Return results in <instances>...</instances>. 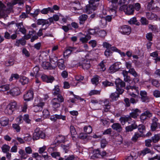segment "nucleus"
Here are the masks:
<instances>
[{"label": "nucleus", "instance_id": "obj_1", "mask_svg": "<svg viewBox=\"0 0 160 160\" xmlns=\"http://www.w3.org/2000/svg\"><path fill=\"white\" fill-rule=\"evenodd\" d=\"M17 107L16 102L15 101H12L6 106L4 110L6 114L11 115L17 109Z\"/></svg>", "mask_w": 160, "mask_h": 160}, {"label": "nucleus", "instance_id": "obj_2", "mask_svg": "<svg viewBox=\"0 0 160 160\" xmlns=\"http://www.w3.org/2000/svg\"><path fill=\"white\" fill-rule=\"evenodd\" d=\"M115 83L116 85L117 91L119 94H122L124 91L122 88L125 87V83L119 78H118L116 80Z\"/></svg>", "mask_w": 160, "mask_h": 160}, {"label": "nucleus", "instance_id": "obj_3", "mask_svg": "<svg viewBox=\"0 0 160 160\" xmlns=\"http://www.w3.org/2000/svg\"><path fill=\"white\" fill-rule=\"evenodd\" d=\"M64 99L62 96H59L58 98H53L51 101L52 107L56 109L60 106V103L64 101Z\"/></svg>", "mask_w": 160, "mask_h": 160}, {"label": "nucleus", "instance_id": "obj_4", "mask_svg": "<svg viewBox=\"0 0 160 160\" xmlns=\"http://www.w3.org/2000/svg\"><path fill=\"white\" fill-rule=\"evenodd\" d=\"M45 137V133L40 130V128H37L35 130L32 137L33 140H37L39 138H44Z\"/></svg>", "mask_w": 160, "mask_h": 160}, {"label": "nucleus", "instance_id": "obj_5", "mask_svg": "<svg viewBox=\"0 0 160 160\" xmlns=\"http://www.w3.org/2000/svg\"><path fill=\"white\" fill-rule=\"evenodd\" d=\"M120 10H123L125 13L128 15L132 14L133 13L134 7L133 5L130 4L128 6L126 5L122 6L120 8Z\"/></svg>", "mask_w": 160, "mask_h": 160}, {"label": "nucleus", "instance_id": "obj_6", "mask_svg": "<svg viewBox=\"0 0 160 160\" xmlns=\"http://www.w3.org/2000/svg\"><path fill=\"white\" fill-rule=\"evenodd\" d=\"M119 31L122 34L128 35L131 32V29L129 26L125 25L119 28Z\"/></svg>", "mask_w": 160, "mask_h": 160}, {"label": "nucleus", "instance_id": "obj_7", "mask_svg": "<svg viewBox=\"0 0 160 160\" xmlns=\"http://www.w3.org/2000/svg\"><path fill=\"white\" fill-rule=\"evenodd\" d=\"M78 65L81 66L84 69L87 70L91 67L90 61L88 60L84 59L78 63Z\"/></svg>", "mask_w": 160, "mask_h": 160}, {"label": "nucleus", "instance_id": "obj_8", "mask_svg": "<svg viewBox=\"0 0 160 160\" xmlns=\"http://www.w3.org/2000/svg\"><path fill=\"white\" fill-rule=\"evenodd\" d=\"M152 116V113L149 111L146 110L142 113L140 116L141 122H143L144 121Z\"/></svg>", "mask_w": 160, "mask_h": 160}, {"label": "nucleus", "instance_id": "obj_9", "mask_svg": "<svg viewBox=\"0 0 160 160\" xmlns=\"http://www.w3.org/2000/svg\"><path fill=\"white\" fill-rule=\"evenodd\" d=\"M10 9L9 10H6V7L1 2H0V16H2L3 18L7 17V15L6 13L9 12Z\"/></svg>", "mask_w": 160, "mask_h": 160}, {"label": "nucleus", "instance_id": "obj_10", "mask_svg": "<svg viewBox=\"0 0 160 160\" xmlns=\"http://www.w3.org/2000/svg\"><path fill=\"white\" fill-rule=\"evenodd\" d=\"M50 119L52 121L55 122L57 119H62L63 120H65L66 119V117L60 114H56L53 115L51 116Z\"/></svg>", "mask_w": 160, "mask_h": 160}, {"label": "nucleus", "instance_id": "obj_11", "mask_svg": "<svg viewBox=\"0 0 160 160\" xmlns=\"http://www.w3.org/2000/svg\"><path fill=\"white\" fill-rule=\"evenodd\" d=\"M132 112L130 113L129 116L131 118L134 119L137 118L141 112V111L138 108L132 109Z\"/></svg>", "mask_w": 160, "mask_h": 160}, {"label": "nucleus", "instance_id": "obj_12", "mask_svg": "<svg viewBox=\"0 0 160 160\" xmlns=\"http://www.w3.org/2000/svg\"><path fill=\"white\" fill-rule=\"evenodd\" d=\"M33 93L32 91L30 90L24 95L23 98L25 101H29L33 98Z\"/></svg>", "mask_w": 160, "mask_h": 160}, {"label": "nucleus", "instance_id": "obj_13", "mask_svg": "<svg viewBox=\"0 0 160 160\" xmlns=\"http://www.w3.org/2000/svg\"><path fill=\"white\" fill-rule=\"evenodd\" d=\"M140 95L141 101L142 102H148L149 101V98L147 96V93L145 91H141Z\"/></svg>", "mask_w": 160, "mask_h": 160}, {"label": "nucleus", "instance_id": "obj_14", "mask_svg": "<svg viewBox=\"0 0 160 160\" xmlns=\"http://www.w3.org/2000/svg\"><path fill=\"white\" fill-rule=\"evenodd\" d=\"M158 119L155 117H154L152 119V122L151 126V129L152 131H155L158 128Z\"/></svg>", "mask_w": 160, "mask_h": 160}, {"label": "nucleus", "instance_id": "obj_15", "mask_svg": "<svg viewBox=\"0 0 160 160\" xmlns=\"http://www.w3.org/2000/svg\"><path fill=\"white\" fill-rule=\"evenodd\" d=\"M20 91L19 88L18 87H15L11 89L9 92H7L8 94H10L11 95L15 96L19 95L20 94Z\"/></svg>", "mask_w": 160, "mask_h": 160}, {"label": "nucleus", "instance_id": "obj_16", "mask_svg": "<svg viewBox=\"0 0 160 160\" xmlns=\"http://www.w3.org/2000/svg\"><path fill=\"white\" fill-rule=\"evenodd\" d=\"M97 6H93L90 5H87L85 9V12L90 14L92 13V12L96 10Z\"/></svg>", "mask_w": 160, "mask_h": 160}, {"label": "nucleus", "instance_id": "obj_17", "mask_svg": "<svg viewBox=\"0 0 160 160\" xmlns=\"http://www.w3.org/2000/svg\"><path fill=\"white\" fill-rule=\"evenodd\" d=\"M42 80L48 83H52L54 80V78L51 76H48L46 75H43L41 77Z\"/></svg>", "mask_w": 160, "mask_h": 160}, {"label": "nucleus", "instance_id": "obj_18", "mask_svg": "<svg viewBox=\"0 0 160 160\" xmlns=\"http://www.w3.org/2000/svg\"><path fill=\"white\" fill-rule=\"evenodd\" d=\"M65 139V137L64 136L59 135L58 136L54 141L55 146L61 142H64Z\"/></svg>", "mask_w": 160, "mask_h": 160}, {"label": "nucleus", "instance_id": "obj_19", "mask_svg": "<svg viewBox=\"0 0 160 160\" xmlns=\"http://www.w3.org/2000/svg\"><path fill=\"white\" fill-rule=\"evenodd\" d=\"M119 68L118 64L114 63L110 67L109 69V72L111 73H113L118 71Z\"/></svg>", "mask_w": 160, "mask_h": 160}, {"label": "nucleus", "instance_id": "obj_20", "mask_svg": "<svg viewBox=\"0 0 160 160\" xmlns=\"http://www.w3.org/2000/svg\"><path fill=\"white\" fill-rule=\"evenodd\" d=\"M146 15L147 18L148 19L156 20L158 19H160L156 14L152 12H147L146 13Z\"/></svg>", "mask_w": 160, "mask_h": 160}, {"label": "nucleus", "instance_id": "obj_21", "mask_svg": "<svg viewBox=\"0 0 160 160\" xmlns=\"http://www.w3.org/2000/svg\"><path fill=\"white\" fill-rule=\"evenodd\" d=\"M122 74L124 77V80L126 82L129 83L131 81V79L130 76L128 75V72L126 71H123L122 72Z\"/></svg>", "mask_w": 160, "mask_h": 160}, {"label": "nucleus", "instance_id": "obj_22", "mask_svg": "<svg viewBox=\"0 0 160 160\" xmlns=\"http://www.w3.org/2000/svg\"><path fill=\"white\" fill-rule=\"evenodd\" d=\"M120 94L118 92H115L112 93L110 95L109 98L112 101H116L119 97V95Z\"/></svg>", "mask_w": 160, "mask_h": 160}, {"label": "nucleus", "instance_id": "obj_23", "mask_svg": "<svg viewBox=\"0 0 160 160\" xmlns=\"http://www.w3.org/2000/svg\"><path fill=\"white\" fill-rule=\"evenodd\" d=\"M18 153L20 155V159L21 160L25 159L28 157V155L27 154L25 151L22 149H19L18 151Z\"/></svg>", "mask_w": 160, "mask_h": 160}, {"label": "nucleus", "instance_id": "obj_24", "mask_svg": "<svg viewBox=\"0 0 160 160\" xmlns=\"http://www.w3.org/2000/svg\"><path fill=\"white\" fill-rule=\"evenodd\" d=\"M112 127L113 129L118 132H120L122 130V128L121 124L118 123H113L112 125Z\"/></svg>", "mask_w": 160, "mask_h": 160}, {"label": "nucleus", "instance_id": "obj_25", "mask_svg": "<svg viewBox=\"0 0 160 160\" xmlns=\"http://www.w3.org/2000/svg\"><path fill=\"white\" fill-rule=\"evenodd\" d=\"M132 119L129 116L128 117H122L120 118L119 121L122 125H124L126 122L129 121H131Z\"/></svg>", "mask_w": 160, "mask_h": 160}, {"label": "nucleus", "instance_id": "obj_26", "mask_svg": "<svg viewBox=\"0 0 160 160\" xmlns=\"http://www.w3.org/2000/svg\"><path fill=\"white\" fill-rule=\"evenodd\" d=\"M26 43V41L22 37L21 39L16 41L15 45L17 47H19L20 44H21L22 46H24Z\"/></svg>", "mask_w": 160, "mask_h": 160}, {"label": "nucleus", "instance_id": "obj_27", "mask_svg": "<svg viewBox=\"0 0 160 160\" xmlns=\"http://www.w3.org/2000/svg\"><path fill=\"white\" fill-rule=\"evenodd\" d=\"M57 65L59 68L61 70L64 69L65 68L64 60L62 59H59L57 62Z\"/></svg>", "mask_w": 160, "mask_h": 160}, {"label": "nucleus", "instance_id": "obj_28", "mask_svg": "<svg viewBox=\"0 0 160 160\" xmlns=\"http://www.w3.org/2000/svg\"><path fill=\"white\" fill-rule=\"evenodd\" d=\"M137 125L135 123L132 124L126 127L125 128L126 132H131L134 129L137 128Z\"/></svg>", "mask_w": 160, "mask_h": 160}, {"label": "nucleus", "instance_id": "obj_29", "mask_svg": "<svg viewBox=\"0 0 160 160\" xmlns=\"http://www.w3.org/2000/svg\"><path fill=\"white\" fill-rule=\"evenodd\" d=\"M153 9H159L160 8V0H152Z\"/></svg>", "mask_w": 160, "mask_h": 160}, {"label": "nucleus", "instance_id": "obj_30", "mask_svg": "<svg viewBox=\"0 0 160 160\" xmlns=\"http://www.w3.org/2000/svg\"><path fill=\"white\" fill-rule=\"evenodd\" d=\"M60 90L59 88V86H55L54 88L52 90V93L54 96H57V97L58 98L59 96H62L60 94Z\"/></svg>", "mask_w": 160, "mask_h": 160}, {"label": "nucleus", "instance_id": "obj_31", "mask_svg": "<svg viewBox=\"0 0 160 160\" xmlns=\"http://www.w3.org/2000/svg\"><path fill=\"white\" fill-rule=\"evenodd\" d=\"M49 20H58L59 19H61L62 20H66V19H69L68 18L65 19L63 17L60 15H54L53 17H51L49 18Z\"/></svg>", "mask_w": 160, "mask_h": 160}, {"label": "nucleus", "instance_id": "obj_32", "mask_svg": "<svg viewBox=\"0 0 160 160\" xmlns=\"http://www.w3.org/2000/svg\"><path fill=\"white\" fill-rule=\"evenodd\" d=\"M21 25L22 26V23H19L16 24V26L18 27V28L19 29V31L22 34H25L26 32V31L25 28L23 27H21Z\"/></svg>", "mask_w": 160, "mask_h": 160}, {"label": "nucleus", "instance_id": "obj_33", "mask_svg": "<svg viewBox=\"0 0 160 160\" xmlns=\"http://www.w3.org/2000/svg\"><path fill=\"white\" fill-rule=\"evenodd\" d=\"M101 156V153L98 150H95L93 152V155L91 156V158L92 159H95L100 157Z\"/></svg>", "mask_w": 160, "mask_h": 160}, {"label": "nucleus", "instance_id": "obj_34", "mask_svg": "<svg viewBox=\"0 0 160 160\" xmlns=\"http://www.w3.org/2000/svg\"><path fill=\"white\" fill-rule=\"evenodd\" d=\"M137 128L139 132L140 133V134H142V135H143V133L145 132L146 130L145 126L142 124H139Z\"/></svg>", "mask_w": 160, "mask_h": 160}, {"label": "nucleus", "instance_id": "obj_35", "mask_svg": "<svg viewBox=\"0 0 160 160\" xmlns=\"http://www.w3.org/2000/svg\"><path fill=\"white\" fill-rule=\"evenodd\" d=\"M42 67L45 69H50L52 68L50 63L48 62H44L42 64Z\"/></svg>", "mask_w": 160, "mask_h": 160}, {"label": "nucleus", "instance_id": "obj_36", "mask_svg": "<svg viewBox=\"0 0 160 160\" xmlns=\"http://www.w3.org/2000/svg\"><path fill=\"white\" fill-rule=\"evenodd\" d=\"M10 146L6 144H3L1 147L2 151L4 153H6L9 152L10 151Z\"/></svg>", "mask_w": 160, "mask_h": 160}, {"label": "nucleus", "instance_id": "obj_37", "mask_svg": "<svg viewBox=\"0 0 160 160\" xmlns=\"http://www.w3.org/2000/svg\"><path fill=\"white\" fill-rule=\"evenodd\" d=\"M8 122V120L6 117H2L0 119V124L3 126H7Z\"/></svg>", "mask_w": 160, "mask_h": 160}, {"label": "nucleus", "instance_id": "obj_38", "mask_svg": "<svg viewBox=\"0 0 160 160\" xmlns=\"http://www.w3.org/2000/svg\"><path fill=\"white\" fill-rule=\"evenodd\" d=\"M137 158V157L134 155V153L132 152L129 156H126L124 160H135Z\"/></svg>", "mask_w": 160, "mask_h": 160}, {"label": "nucleus", "instance_id": "obj_39", "mask_svg": "<svg viewBox=\"0 0 160 160\" xmlns=\"http://www.w3.org/2000/svg\"><path fill=\"white\" fill-rule=\"evenodd\" d=\"M91 37L89 35H87L85 37H82L80 38V40L83 43H85L91 39Z\"/></svg>", "mask_w": 160, "mask_h": 160}, {"label": "nucleus", "instance_id": "obj_40", "mask_svg": "<svg viewBox=\"0 0 160 160\" xmlns=\"http://www.w3.org/2000/svg\"><path fill=\"white\" fill-rule=\"evenodd\" d=\"M53 12L54 11L53 10L52 8L50 7H48L47 8H45L41 11V12L43 14H47L49 12Z\"/></svg>", "mask_w": 160, "mask_h": 160}, {"label": "nucleus", "instance_id": "obj_41", "mask_svg": "<svg viewBox=\"0 0 160 160\" xmlns=\"http://www.w3.org/2000/svg\"><path fill=\"white\" fill-rule=\"evenodd\" d=\"M84 131L87 134H90L92 131L91 126L90 125L85 126L84 128Z\"/></svg>", "mask_w": 160, "mask_h": 160}, {"label": "nucleus", "instance_id": "obj_42", "mask_svg": "<svg viewBox=\"0 0 160 160\" xmlns=\"http://www.w3.org/2000/svg\"><path fill=\"white\" fill-rule=\"evenodd\" d=\"M160 140V134H155L152 137V142L154 143L158 142Z\"/></svg>", "mask_w": 160, "mask_h": 160}, {"label": "nucleus", "instance_id": "obj_43", "mask_svg": "<svg viewBox=\"0 0 160 160\" xmlns=\"http://www.w3.org/2000/svg\"><path fill=\"white\" fill-rule=\"evenodd\" d=\"M78 137L80 139L87 141L89 139L90 137L87 135L86 133H81L79 134Z\"/></svg>", "mask_w": 160, "mask_h": 160}, {"label": "nucleus", "instance_id": "obj_44", "mask_svg": "<svg viewBox=\"0 0 160 160\" xmlns=\"http://www.w3.org/2000/svg\"><path fill=\"white\" fill-rule=\"evenodd\" d=\"M45 105V102L42 99H40L39 102L36 105V108H39V110H42Z\"/></svg>", "mask_w": 160, "mask_h": 160}, {"label": "nucleus", "instance_id": "obj_45", "mask_svg": "<svg viewBox=\"0 0 160 160\" xmlns=\"http://www.w3.org/2000/svg\"><path fill=\"white\" fill-rule=\"evenodd\" d=\"M10 89L9 85L5 84L0 86V92H5L9 90Z\"/></svg>", "mask_w": 160, "mask_h": 160}, {"label": "nucleus", "instance_id": "obj_46", "mask_svg": "<svg viewBox=\"0 0 160 160\" xmlns=\"http://www.w3.org/2000/svg\"><path fill=\"white\" fill-rule=\"evenodd\" d=\"M101 90H91L89 93L88 95L90 96L96 95H100L101 92Z\"/></svg>", "mask_w": 160, "mask_h": 160}, {"label": "nucleus", "instance_id": "obj_47", "mask_svg": "<svg viewBox=\"0 0 160 160\" xmlns=\"http://www.w3.org/2000/svg\"><path fill=\"white\" fill-rule=\"evenodd\" d=\"M70 145L69 143L65 144V143L62 144L61 145V147L63 149L65 153H67L70 148Z\"/></svg>", "mask_w": 160, "mask_h": 160}, {"label": "nucleus", "instance_id": "obj_48", "mask_svg": "<svg viewBox=\"0 0 160 160\" xmlns=\"http://www.w3.org/2000/svg\"><path fill=\"white\" fill-rule=\"evenodd\" d=\"M151 152V150L150 149L148 148H145L142 150L141 151L140 154L141 155H142V156H144L146 154L150 153Z\"/></svg>", "mask_w": 160, "mask_h": 160}, {"label": "nucleus", "instance_id": "obj_49", "mask_svg": "<svg viewBox=\"0 0 160 160\" xmlns=\"http://www.w3.org/2000/svg\"><path fill=\"white\" fill-rule=\"evenodd\" d=\"M20 82L23 85L27 84L28 82V79L25 77L23 76L20 78Z\"/></svg>", "mask_w": 160, "mask_h": 160}, {"label": "nucleus", "instance_id": "obj_50", "mask_svg": "<svg viewBox=\"0 0 160 160\" xmlns=\"http://www.w3.org/2000/svg\"><path fill=\"white\" fill-rule=\"evenodd\" d=\"M97 34H98L101 37H104L107 34L106 32L103 30H99L98 28V32L97 33Z\"/></svg>", "mask_w": 160, "mask_h": 160}, {"label": "nucleus", "instance_id": "obj_51", "mask_svg": "<svg viewBox=\"0 0 160 160\" xmlns=\"http://www.w3.org/2000/svg\"><path fill=\"white\" fill-rule=\"evenodd\" d=\"M50 60L52 63L55 64L56 63H57L58 61L57 57L54 55H52L50 57Z\"/></svg>", "mask_w": 160, "mask_h": 160}, {"label": "nucleus", "instance_id": "obj_52", "mask_svg": "<svg viewBox=\"0 0 160 160\" xmlns=\"http://www.w3.org/2000/svg\"><path fill=\"white\" fill-rule=\"evenodd\" d=\"M70 130L72 137H74V135H76L77 133L74 127L72 125H71L70 127Z\"/></svg>", "mask_w": 160, "mask_h": 160}, {"label": "nucleus", "instance_id": "obj_53", "mask_svg": "<svg viewBox=\"0 0 160 160\" xmlns=\"http://www.w3.org/2000/svg\"><path fill=\"white\" fill-rule=\"evenodd\" d=\"M98 28H96L94 29H90L88 31V32L89 34L94 35L97 34L98 32Z\"/></svg>", "mask_w": 160, "mask_h": 160}, {"label": "nucleus", "instance_id": "obj_54", "mask_svg": "<svg viewBox=\"0 0 160 160\" xmlns=\"http://www.w3.org/2000/svg\"><path fill=\"white\" fill-rule=\"evenodd\" d=\"M99 77L97 75L95 76L91 79V81L93 84L96 85H97L98 83Z\"/></svg>", "mask_w": 160, "mask_h": 160}, {"label": "nucleus", "instance_id": "obj_55", "mask_svg": "<svg viewBox=\"0 0 160 160\" xmlns=\"http://www.w3.org/2000/svg\"><path fill=\"white\" fill-rule=\"evenodd\" d=\"M98 69L100 71H104L106 70V68L104 64L103 61H102L100 62L98 66Z\"/></svg>", "mask_w": 160, "mask_h": 160}, {"label": "nucleus", "instance_id": "obj_56", "mask_svg": "<svg viewBox=\"0 0 160 160\" xmlns=\"http://www.w3.org/2000/svg\"><path fill=\"white\" fill-rule=\"evenodd\" d=\"M142 136H143L142 134H140L138 132H136L132 137V139L133 141L136 142L138 138Z\"/></svg>", "mask_w": 160, "mask_h": 160}, {"label": "nucleus", "instance_id": "obj_57", "mask_svg": "<svg viewBox=\"0 0 160 160\" xmlns=\"http://www.w3.org/2000/svg\"><path fill=\"white\" fill-rule=\"evenodd\" d=\"M73 4H76V5L75 7H72V8H73L74 10H76L77 9H81L80 6V3L78 1H75L73 3H72Z\"/></svg>", "mask_w": 160, "mask_h": 160}, {"label": "nucleus", "instance_id": "obj_58", "mask_svg": "<svg viewBox=\"0 0 160 160\" xmlns=\"http://www.w3.org/2000/svg\"><path fill=\"white\" fill-rule=\"evenodd\" d=\"M23 120L27 123H31V120L29 119V117L28 114H26L24 115Z\"/></svg>", "mask_w": 160, "mask_h": 160}, {"label": "nucleus", "instance_id": "obj_59", "mask_svg": "<svg viewBox=\"0 0 160 160\" xmlns=\"http://www.w3.org/2000/svg\"><path fill=\"white\" fill-rule=\"evenodd\" d=\"M102 84L103 86L105 87H107L110 86H112L113 84L111 82H110L107 80H106L102 82Z\"/></svg>", "mask_w": 160, "mask_h": 160}, {"label": "nucleus", "instance_id": "obj_60", "mask_svg": "<svg viewBox=\"0 0 160 160\" xmlns=\"http://www.w3.org/2000/svg\"><path fill=\"white\" fill-rule=\"evenodd\" d=\"M128 72L135 77L138 76V74L135 71L134 69L133 68L129 70L128 71Z\"/></svg>", "mask_w": 160, "mask_h": 160}, {"label": "nucleus", "instance_id": "obj_61", "mask_svg": "<svg viewBox=\"0 0 160 160\" xmlns=\"http://www.w3.org/2000/svg\"><path fill=\"white\" fill-rule=\"evenodd\" d=\"M152 84L156 87H159L160 86V83L156 79H153L151 81Z\"/></svg>", "mask_w": 160, "mask_h": 160}, {"label": "nucleus", "instance_id": "obj_62", "mask_svg": "<svg viewBox=\"0 0 160 160\" xmlns=\"http://www.w3.org/2000/svg\"><path fill=\"white\" fill-rule=\"evenodd\" d=\"M152 0H147V8L148 10L153 9Z\"/></svg>", "mask_w": 160, "mask_h": 160}, {"label": "nucleus", "instance_id": "obj_63", "mask_svg": "<svg viewBox=\"0 0 160 160\" xmlns=\"http://www.w3.org/2000/svg\"><path fill=\"white\" fill-rule=\"evenodd\" d=\"M12 127L13 129L15 130L17 132H19L20 131L21 128L18 124L16 123L13 124Z\"/></svg>", "mask_w": 160, "mask_h": 160}, {"label": "nucleus", "instance_id": "obj_64", "mask_svg": "<svg viewBox=\"0 0 160 160\" xmlns=\"http://www.w3.org/2000/svg\"><path fill=\"white\" fill-rule=\"evenodd\" d=\"M134 7V9L137 11H139L141 9V7L140 4L139 3H136L133 5Z\"/></svg>", "mask_w": 160, "mask_h": 160}]
</instances>
